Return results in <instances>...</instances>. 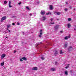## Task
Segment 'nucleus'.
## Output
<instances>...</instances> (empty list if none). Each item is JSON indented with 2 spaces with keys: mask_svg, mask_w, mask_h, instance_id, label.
<instances>
[{
  "mask_svg": "<svg viewBox=\"0 0 76 76\" xmlns=\"http://www.w3.org/2000/svg\"><path fill=\"white\" fill-rule=\"evenodd\" d=\"M55 32H56L57 31H58V29L59 28V25H57L54 27Z\"/></svg>",
  "mask_w": 76,
  "mask_h": 76,
  "instance_id": "1",
  "label": "nucleus"
},
{
  "mask_svg": "<svg viewBox=\"0 0 76 76\" xmlns=\"http://www.w3.org/2000/svg\"><path fill=\"white\" fill-rule=\"evenodd\" d=\"M6 16H4L3 17L1 20V22H3L4 20H6Z\"/></svg>",
  "mask_w": 76,
  "mask_h": 76,
  "instance_id": "2",
  "label": "nucleus"
},
{
  "mask_svg": "<svg viewBox=\"0 0 76 76\" xmlns=\"http://www.w3.org/2000/svg\"><path fill=\"white\" fill-rule=\"evenodd\" d=\"M68 43L67 42H65V44L64 45V48H67V47Z\"/></svg>",
  "mask_w": 76,
  "mask_h": 76,
  "instance_id": "3",
  "label": "nucleus"
},
{
  "mask_svg": "<svg viewBox=\"0 0 76 76\" xmlns=\"http://www.w3.org/2000/svg\"><path fill=\"white\" fill-rule=\"evenodd\" d=\"M42 30H40V35H39V37H41V36L42 34Z\"/></svg>",
  "mask_w": 76,
  "mask_h": 76,
  "instance_id": "4",
  "label": "nucleus"
},
{
  "mask_svg": "<svg viewBox=\"0 0 76 76\" xmlns=\"http://www.w3.org/2000/svg\"><path fill=\"white\" fill-rule=\"evenodd\" d=\"M38 70V68L37 67H33L32 69V70Z\"/></svg>",
  "mask_w": 76,
  "mask_h": 76,
  "instance_id": "5",
  "label": "nucleus"
},
{
  "mask_svg": "<svg viewBox=\"0 0 76 76\" xmlns=\"http://www.w3.org/2000/svg\"><path fill=\"white\" fill-rule=\"evenodd\" d=\"M58 51H57V50H55L54 55V56H56L57 55H58Z\"/></svg>",
  "mask_w": 76,
  "mask_h": 76,
  "instance_id": "6",
  "label": "nucleus"
},
{
  "mask_svg": "<svg viewBox=\"0 0 76 76\" xmlns=\"http://www.w3.org/2000/svg\"><path fill=\"white\" fill-rule=\"evenodd\" d=\"M46 19H47V18H46V17L44 16L42 17V20L44 21L45 20H46Z\"/></svg>",
  "mask_w": 76,
  "mask_h": 76,
  "instance_id": "7",
  "label": "nucleus"
},
{
  "mask_svg": "<svg viewBox=\"0 0 76 76\" xmlns=\"http://www.w3.org/2000/svg\"><path fill=\"white\" fill-rule=\"evenodd\" d=\"M41 14L42 15H44V14H45V11H42V10L41 11V12H40Z\"/></svg>",
  "mask_w": 76,
  "mask_h": 76,
  "instance_id": "8",
  "label": "nucleus"
},
{
  "mask_svg": "<svg viewBox=\"0 0 76 76\" xmlns=\"http://www.w3.org/2000/svg\"><path fill=\"white\" fill-rule=\"evenodd\" d=\"M50 70L51 71H55L56 69L55 68H51Z\"/></svg>",
  "mask_w": 76,
  "mask_h": 76,
  "instance_id": "9",
  "label": "nucleus"
},
{
  "mask_svg": "<svg viewBox=\"0 0 76 76\" xmlns=\"http://www.w3.org/2000/svg\"><path fill=\"white\" fill-rule=\"evenodd\" d=\"M11 4V2L10 1L9 3V7H12L11 6V5L10 4Z\"/></svg>",
  "mask_w": 76,
  "mask_h": 76,
  "instance_id": "10",
  "label": "nucleus"
},
{
  "mask_svg": "<svg viewBox=\"0 0 76 76\" xmlns=\"http://www.w3.org/2000/svg\"><path fill=\"white\" fill-rule=\"evenodd\" d=\"M22 59H23L24 60H25V61H26V60H28V59L26 58V57H23Z\"/></svg>",
  "mask_w": 76,
  "mask_h": 76,
  "instance_id": "11",
  "label": "nucleus"
},
{
  "mask_svg": "<svg viewBox=\"0 0 76 76\" xmlns=\"http://www.w3.org/2000/svg\"><path fill=\"white\" fill-rule=\"evenodd\" d=\"M50 10H53V6L50 5Z\"/></svg>",
  "mask_w": 76,
  "mask_h": 76,
  "instance_id": "12",
  "label": "nucleus"
},
{
  "mask_svg": "<svg viewBox=\"0 0 76 76\" xmlns=\"http://www.w3.org/2000/svg\"><path fill=\"white\" fill-rule=\"evenodd\" d=\"M67 26L68 28H70V26H71V24L70 23H68L67 24Z\"/></svg>",
  "mask_w": 76,
  "mask_h": 76,
  "instance_id": "13",
  "label": "nucleus"
},
{
  "mask_svg": "<svg viewBox=\"0 0 76 76\" xmlns=\"http://www.w3.org/2000/svg\"><path fill=\"white\" fill-rule=\"evenodd\" d=\"M6 57V55L4 54H3L1 56V57Z\"/></svg>",
  "mask_w": 76,
  "mask_h": 76,
  "instance_id": "14",
  "label": "nucleus"
},
{
  "mask_svg": "<svg viewBox=\"0 0 76 76\" xmlns=\"http://www.w3.org/2000/svg\"><path fill=\"white\" fill-rule=\"evenodd\" d=\"M64 73L65 75H68V73L67 72V71H65Z\"/></svg>",
  "mask_w": 76,
  "mask_h": 76,
  "instance_id": "15",
  "label": "nucleus"
},
{
  "mask_svg": "<svg viewBox=\"0 0 76 76\" xmlns=\"http://www.w3.org/2000/svg\"><path fill=\"white\" fill-rule=\"evenodd\" d=\"M72 49H73V48L72 47L70 46L69 47L68 50H72Z\"/></svg>",
  "mask_w": 76,
  "mask_h": 76,
  "instance_id": "16",
  "label": "nucleus"
},
{
  "mask_svg": "<svg viewBox=\"0 0 76 76\" xmlns=\"http://www.w3.org/2000/svg\"><path fill=\"white\" fill-rule=\"evenodd\" d=\"M65 39H68V36H66L64 37Z\"/></svg>",
  "mask_w": 76,
  "mask_h": 76,
  "instance_id": "17",
  "label": "nucleus"
},
{
  "mask_svg": "<svg viewBox=\"0 0 76 76\" xmlns=\"http://www.w3.org/2000/svg\"><path fill=\"white\" fill-rule=\"evenodd\" d=\"M69 65H70V64H69L67 66L65 67V69H68V68L69 67Z\"/></svg>",
  "mask_w": 76,
  "mask_h": 76,
  "instance_id": "18",
  "label": "nucleus"
},
{
  "mask_svg": "<svg viewBox=\"0 0 76 76\" xmlns=\"http://www.w3.org/2000/svg\"><path fill=\"white\" fill-rule=\"evenodd\" d=\"M61 14V13L60 12H57V15H60Z\"/></svg>",
  "mask_w": 76,
  "mask_h": 76,
  "instance_id": "19",
  "label": "nucleus"
},
{
  "mask_svg": "<svg viewBox=\"0 0 76 76\" xmlns=\"http://www.w3.org/2000/svg\"><path fill=\"white\" fill-rule=\"evenodd\" d=\"M51 12H49L48 13H46V15H51Z\"/></svg>",
  "mask_w": 76,
  "mask_h": 76,
  "instance_id": "20",
  "label": "nucleus"
},
{
  "mask_svg": "<svg viewBox=\"0 0 76 76\" xmlns=\"http://www.w3.org/2000/svg\"><path fill=\"white\" fill-rule=\"evenodd\" d=\"M4 65V61H3V63H1V66H3Z\"/></svg>",
  "mask_w": 76,
  "mask_h": 76,
  "instance_id": "21",
  "label": "nucleus"
},
{
  "mask_svg": "<svg viewBox=\"0 0 76 76\" xmlns=\"http://www.w3.org/2000/svg\"><path fill=\"white\" fill-rule=\"evenodd\" d=\"M7 28H10V25H7Z\"/></svg>",
  "mask_w": 76,
  "mask_h": 76,
  "instance_id": "22",
  "label": "nucleus"
},
{
  "mask_svg": "<svg viewBox=\"0 0 76 76\" xmlns=\"http://www.w3.org/2000/svg\"><path fill=\"white\" fill-rule=\"evenodd\" d=\"M41 60H44V59H45V58H44V57H41Z\"/></svg>",
  "mask_w": 76,
  "mask_h": 76,
  "instance_id": "23",
  "label": "nucleus"
},
{
  "mask_svg": "<svg viewBox=\"0 0 76 76\" xmlns=\"http://www.w3.org/2000/svg\"><path fill=\"white\" fill-rule=\"evenodd\" d=\"M50 24H51V25H54V22H53V23H50Z\"/></svg>",
  "mask_w": 76,
  "mask_h": 76,
  "instance_id": "24",
  "label": "nucleus"
},
{
  "mask_svg": "<svg viewBox=\"0 0 76 76\" xmlns=\"http://www.w3.org/2000/svg\"><path fill=\"white\" fill-rule=\"evenodd\" d=\"M4 4H6L7 3V1H5L4 2Z\"/></svg>",
  "mask_w": 76,
  "mask_h": 76,
  "instance_id": "25",
  "label": "nucleus"
},
{
  "mask_svg": "<svg viewBox=\"0 0 76 76\" xmlns=\"http://www.w3.org/2000/svg\"><path fill=\"white\" fill-rule=\"evenodd\" d=\"M68 38H71V35H70V34H69V36L68 37Z\"/></svg>",
  "mask_w": 76,
  "mask_h": 76,
  "instance_id": "26",
  "label": "nucleus"
},
{
  "mask_svg": "<svg viewBox=\"0 0 76 76\" xmlns=\"http://www.w3.org/2000/svg\"><path fill=\"white\" fill-rule=\"evenodd\" d=\"M73 70H71L70 71V72L71 73H73Z\"/></svg>",
  "mask_w": 76,
  "mask_h": 76,
  "instance_id": "27",
  "label": "nucleus"
},
{
  "mask_svg": "<svg viewBox=\"0 0 76 76\" xmlns=\"http://www.w3.org/2000/svg\"><path fill=\"white\" fill-rule=\"evenodd\" d=\"M26 9H28V10H29V7H26Z\"/></svg>",
  "mask_w": 76,
  "mask_h": 76,
  "instance_id": "28",
  "label": "nucleus"
},
{
  "mask_svg": "<svg viewBox=\"0 0 76 76\" xmlns=\"http://www.w3.org/2000/svg\"><path fill=\"white\" fill-rule=\"evenodd\" d=\"M60 54H63V52L62 50L60 51Z\"/></svg>",
  "mask_w": 76,
  "mask_h": 76,
  "instance_id": "29",
  "label": "nucleus"
},
{
  "mask_svg": "<svg viewBox=\"0 0 76 76\" xmlns=\"http://www.w3.org/2000/svg\"><path fill=\"white\" fill-rule=\"evenodd\" d=\"M57 12L55 11L54 12V14H55V15H56V14H57Z\"/></svg>",
  "mask_w": 76,
  "mask_h": 76,
  "instance_id": "30",
  "label": "nucleus"
},
{
  "mask_svg": "<svg viewBox=\"0 0 76 76\" xmlns=\"http://www.w3.org/2000/svg\"><path fill=\"white\" fill-rule=\"evenodd\" d=\"M71 20V19L70 18H69L68 19V20L69 21H70V20Z\"/></svg>",
  "mask_w": 76,
  "mask_h": 76,
  "instance_id": "31",
  "label": "nucleus"
},
{
  "mask_svg": "<svg viewBox=\"0 0 76 76\" xmlns=\"http://www.w3.org/2000/svg\"><path fill=\"white\" fill-rule=\"evenodd\" d=\"M64 10H65V11H67V10H68V9L66 8L64 9Z\"/></svg>",
  "mask_w": 76,
  "mask_h": 76,
  "instance_id": "32",
  "label": "nucleus"
},
{
  "mask_svg": "<svg viewBox=\"0 0 76 76\" xmlns=\"http://www.w3.org/2000/svg\"><path fill=\"white\" fill-rule=\"evenodd\" d=\"M20 61H23V60H22V59H20Z\"/></svg>",
  "mask_w": 76,
  "mask_h": 76,
  "instance_id": "33",
  "label": "nucleus"
},
{
  "mask_svg": "<svg viewBox=\"0 0 76 76\" xmlns=\"http://www.w3.org/2000/svg\"><path fill=\"white\" fill-rule=\"evenodd\" d=\"M50 20H51V21L52 22L53 21V18H51L50 19Z\"/></svg>",
  "mask_w": 76,
  "mask_h": 76,
  "instance_id": "34",
  "label": "nucleus"
},
{
  "mask_svg": "<svg viewBox=\"0 0 76 76\" xmlns=\"http://www.w3.org/2000/svg\"><path fill=\"white\" fill-rule=\"evenodd\" d=\"M12 25L13 26L15 25V24L14 23H12Z\"/></svg>",
  "mask_w": 76,
  "mask_h": 76,
  "instance_id": "35",
  "label": "nucleus"
},
{
  "mask_svg": "<svg viewBox=\"0 0 76 76\" xmlns=\"http://www.w3.org/2000/svg\"><path fill=\"white\" fill-rule=\"evenodd\" d=\"M30 16H32V14L30 13L29 14Z\"/></svg>",
  "mask_w": 76,
  "mask_h": 76,
  "instance_id": "36",
  "label": "nucleus"
},
{
  "mask_svg": "<svg viewBox=\"0 0 76 76\" xmlns=\"http://www.w3.org/2000/svg\"><path fill=\"white\" fill-rule=\"evenodd\" d=\"M21 2H19L18 3V4H19V5H20V4H21Z\"/></svg>",
  "mask_w": 76,
  "mask_h": 76,
  "instance_id": "37",
  "label": "nucleus"
},
{
  "mask_svg": "<svg viewBox=\"0 0 76 76\" xmlns=\"http://www.w3.org/2000/svg\"><path fill=\"white\" fill-rule=\"evenodd\" d=\"M60 32L61 33H63V31H60Z\"/></svg>",
  "mask_w": 76,
  "mask_h": 76,
  "instance_id": "38",
  "label": "nucleus"
},
{
  "mask_svg": "<svg viewBox=\"0 0 76 76\" xmlns=\"http://www.w3.org/2000/svg\"><path fill=\"white\" fill-rule=\"evenodd\" d=\"M17 25H20V23H17Z\"/></svg>",
  "mask_w": 76,
  "mask_h": 76,
  "instance_id": "39",
  "label": "nucleus"
},
{
  "mask_svg": "<svg viewBox=\"0 0 76 76\" xmlns=\"http://www.w3.org/2000/svg\"><path fill=\"white\" fill-rule=\"evenodd\" d=\"M16 51L15 50H14V53H16Z\"/></svg>",
  "mask_w": 76,
  "mask_h": 76,
  "instance_id": "40",
  "label": "nucleus"
},
{
  "mask_svg": "<svg viewBox=\"0 0 76 76\" xmlns=\"http://www.w3.org/2000/svg\"><path fill=\"white\" fill-rule=\"evenodd\" d=\"M7 31H8L9 30V28H7Z\"/></svg>",
  "mask_w": 76,
  "mask_h": 76,
  "instance_id": "41",
  "label": "nucleus"
},
{
  "mask_svg": "<svg viewBox=\"0 0 76 76\" xmlns=\"http://www.w3.org/2000/svg\"><path fill=\"white\" fill-rule=\"evenodd\" d=\"M68 3H68V2H66V4H68Z\"/></svg>",
  "mask_w": 76,
  "mask_h": 76,
  "instance_id": "42",
  "label": "nucleus"
},
{
  "mask_svg": "<svg viewBox=\"0 0 76 76\" xmlns=\"http://www.w3.org/2000/svg\"><path fill=\"white\" fill-rule=\"evenodd\" d=\"M69 8L70 9H72V7L71 6L69 7Z\"/></svg>",
  "mask_w": 76,
  "mask_h": 76,
  "instance_id": "43",
  "label": "nucleus"
},
{
  "mask_svg": "<svg viewBox=\"0 0 76 76\" xmlns=\"http://www.w3.org/2000/svg\"><path fill=\"white\" fill-rule=\"evenodd\" d=\"M4 58V57H2V58H1V59H3Z\"/></svg>",
  "mask_w": 76,
  "mask_h": 76,
  "instance_id": "44",
  "label": "nucleus"
},
{
  "mask_svg": "<svg viewBox=\"0 0 76 76\" xmlns=\"http://www.w3.org/2000/svg\"><path fill=\"white\" fill-rule=\"evenodd\" d=\"M55 64H57V62H55Z\"/></svg>",
  "mask_w": 76,
  "mask_h": 76,
  "instance_id": "45",
  "label": "nucleus"
},
{
  "mask_svg": "<svg viewBox=\"0 0 76 76\" xmlns=\"http://www.w3.org/2000/svg\"><path fill=\"white\" fill-rule=\"evenodd\" d=\"M74 31H75V30H76V29L74 28Z\"/></svg>",
  "mask_w": 76,
  "mask_h": 76,
  "instance_id": "46",
  "label": "nucleus"
},
{
  "mask_svg": "<svg viewBox=\"0 0 76 76\" xmlns=\"http://www.w3.org/2000/svg\"><path fill=\"white\" fill-rule=\"evenodd\" d=\"M8 31H9V32H10V30H8Z\"/></svg>",
  "mask_w": 76,
  "mask_h": 76,
  "instance_id": "47",
  "label": "nucleus"
},
{
  "mask_svg": "<svg viewBox=\"0 0 76 76\" xmlns=\"http://www.w3.org/2000/svg\"><path fill=\"white\" fill-rule=\"evenodd\" d=\"M74 10H75V9H74Z\"/></svg>",
  "mask_w": 76,
  "mask_h": 76,
  "instance_id": "48",
  "label": "nucleus"
},
{
  "mask_svg": "<svg viewBox=\"0 0 76 76\" xmlns=\"http://www.w3.org/2000/svg\"><path fill=\"white\" fill-rule=\"evenodd\" d=\"M40 44H42V42H40Z\"/></svg>",
  "mask_w": 76,
  "mask_h": 76,
  "instance_id": "49",
  "label": "nucleus"
},
{
  "mask_svg": "<svg viewBox=\"0 0 76 76\" xmlns=\"http://www.w3.org/2000/svg\"><path fill=\"white\" fill-rule=\"evenodd\" d=\"M23 33H24V32H23Z\"/></svg>",
  "mask_w": 76,
  "mask_h": 76,
  "instance_id": "50",
  "label": "nucleus"
},
{
  "mask_svg": "<svg viewBox=\"0 0 76 76\" xmlns=\"http://www.w3.org/2000/svg\"><path fill=\"white\" fill-rule=\"evenodd\" d=\"M44 57V56H43V57Z\"/></svg>",
  "mask_w": 76,
  "mask_h": 76,
  "instance_id": "51",
  "label": "nucleus"
},
{
  "mask_svg": "<svg viewBox=\"0 0 76 76\" xmlns=\"http://www.w3.org/2000/svg\"><path fill=\"white\" fill-rule=\"evenodd\" d=\"M39 44H38L37 45H38Z\"/></svg>",
  "mask_w": 76,
  "mask_h": 76,
  "instance_id": "52",
  "label": "nucleus"
}]
</instances>
